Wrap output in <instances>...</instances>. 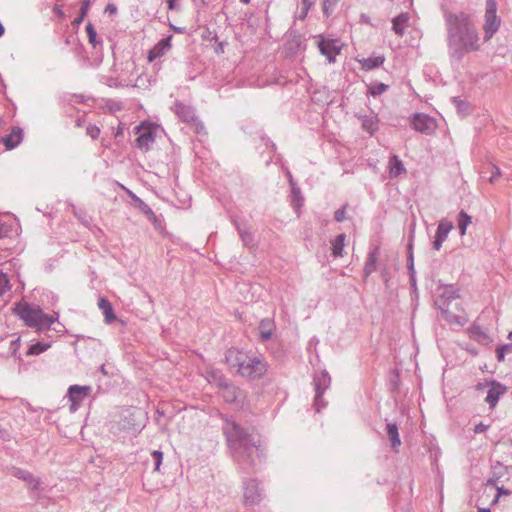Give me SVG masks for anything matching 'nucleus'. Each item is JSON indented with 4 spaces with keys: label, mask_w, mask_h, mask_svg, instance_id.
<instances>
[{
    "label": "nucleus",
    "mask_w": 512,
    "mask_h": 512,
    "mask_svg": "<svg viewBox=\"0 0 512 512\" xmlns=\"http://www.w3.org/2000/svg\"><path fill=\"white\" fill-rule=\"evenodd\" d=\"M222 430L238 469L245 474L256 472L265 458V447L260 438L230 420L225 421Z\"/></svg>",
    "instance_id": "1"
},
{
    "label": "nucleus",
    "mask_w": 512,
    "mask_h": 512,
    "mask_svg": "<svg viewBox=\"0 0 512 512\" xmlns=\"http://www.w3.org/2000/svg\"><path fill=\"white\" fill-rule=\"evenodd\" d=\"M445 22L448 54L453 61L460 62L466 53L479 50V35L468 14L446 12Z\"/></svg>",
    "instance_id": "2"
},
{
    "label": "nucleus",
    "mask_w": 512,
    "mask_h": 512,
    "mask_svg": "<svg viewBox=\"0 0 512 512\" xmlns=\"http://www.w3.org/2000/svg\"><path fill=\"white\" fill-rule=\"evenodd\" d=\"M13 310L24 321L26 326L35 328L39 332L50 329L52 324L58 321L59 318L57 312H54L53 315H48L44 313L40 306L27 302L16 304Z\"/></svg>",
    "instance_id": "3"
},
{
    "label": "nucleus",
    "mask_w": 512,
    "mask_h": 512,
    "mask_svg": "<svg viewBox=\"0 0 512 512\" xmlns=\"http://www.w3.org/2000/svg\"><path fill=\"white\" fill-rule=\"evenodd\" d=\"M267 371V363L253 353H248L245 363L241 366L238 374L249 379H259Z\"/></svg>",
    "instance_id": "4"
},
{
    "label": "nucleus",
    "mask_w": 512,
    "mask_h": 512,
    "mask_svg": "<svg viewBox=\"0 0 512 512\" xmlns=\"http://www.w3.org/2000/svg\"><path fill=\"white\" fill-rule=\"evenodd\" d=\"M173 110L180 120L187 123L193 128L194 133L198 135L202 133L205 134L204 125L196 116L193 107H191L190 105H185L180 102H176L175 105L173 106Z\"/></svg>",
    "instance_id": "5"
},
{
    "label": "nucleus",
    "mask_w": 512,
    "mask_h": 512,
    "mask_svg": "<svg viewBox=\"0 0 512 512\" xmlns=\"http://www.w3.org/2000/svg\"><path fill=\"white\" fill-rule=\"evenodd\" d=\"M313 383L315 389L314 408L316 412H320L327 405L322 396L331 385V377L327 371L323 370L314 375Z\"/></svg>",
    "instance_id": "6"
},
{
    "label": "nucleus",
    "mask_w": 512,
    "mask_h": 512,
    "mask_svg": "<svg viewBox=\"0 0 512 512\" xmlns=\"http://www.w3.org/2000/svg\"><path fill=\"white\" fill-rule=\"evenodd\" d=\"M497 5L495 0L486 1V12H485V23L484 29V40L488 41L497 32L500 26V19L497 14Z\"/></svg>",
    "instance_id": "7"
},
{
    "label": "nucleus",
    "mask_w": 512,
    "mask_h": 512,
    "mask_svg": "<svg viewBox=\"0 0 512 512\" xmlns=\"http://www.w3.org/2000/svg\"><path fill=\"white\" fill-rule=\"evenodd\" d=\"M244 504L246 507L258 505L264 498L263 489L260 488L256 479H245L243 481Z\"/></svg>",
    "instance_id": "8"
},
{
    "label": "nucleus",
    "mask_w": 512,
    "mask_h": 512,
    "mask_svg": "<svg viewBox=\"0 0 512 512\" xmlns=\"http://www.w3.org/2000/svg\"><path fill=\"white\" fill-rule=\"evenodd\" d=\"M319 41L317 42L320 53L324 55L329 63H334L336 56L341 52V46L338 45L336 39H325L323 36H318Z\"/></svg>",
    "instance_id": "9"
},
{
    "label": "nucleus",
    "mask_w": 512,
    "mask_h": 512,
    "mask_svg": "<svg viewBox=\"0 0 512 512\" xmlns=\"http://www.w3.org/2000/svg\"><path fill=\"white\" fill-rule=\"evenodd\" d=\"M412 127L423 134L430 135L436 129L435 120L427 114L416 113L411 120Z\"/></svg>",
    "instance_id": "10"
},
{
    "label": "nucleus",
    "mask_w": 512,
    "mask_h": 512,
    "mask_svg": "<svg viewBox=\"0 0 512 512\" xmlns=\"http://www.w3.org/2000/svg\"><path fill=\"white\" fill-rule=\"evenodd\" d=\"M90 392L91 386L71 385L67 392V397L71 402L70 411L75 412L80 403L89 395Z\"/></svg>",
    "instance_id": "11"
},
{
    "label": "nucleus",
    "mask_w": 512,
    "mask_h": 512,
    "mask_svg": "<svg viewBox=\"0 0 512 512\" xmlns=\"http://www.w3.org/2000/svg\"><path fill=\"white\" fill-rule=\"evenodd\" d=\"M9 472L13 477L22 480L26 484L27 488L30 489L31 491L39 490L40 479L35 477L29 471L19 467H11Z\"/></svg>",
    "instance_id": "12"
},
{
    "label": "nucleus",
    "mask_w": 512,
    "mask_h": 512,
    "mask_svg": "<svg viewBox=\"0 0 512 512\" xmlns=\"http://www.w3.org/2000/svg\"><path fill=\"white\" fill-rule=\"evenodd\" d=\"M247 354L248 352H244L236 348H230L225 353L226 363L230 369H235L238 373L243 363H245Z\"/></svg>",
    "instance_id": "13"
},
{
    "label": "nucleus",
    "mask_w": 512,
    "mask_h": 512,
    "mask_svg": "<svg viewBox=\"0 0 512 512\" xmlns=\"http://www.w3.org/2000/svg\"><path fill=\"white\" fill-rule=\"evenodd\" d=\"M453 224L446 219H442L438 223L436 234L433 241V248L440 250L443 242L447 239L449 232L452 230Z\"/></svg>",
    "instance_id": "14"
},
{
    "label": "nucleus",
    "mask_w": 512,
    "mask_h": 512,
    "mask_svg": "<svg viewBox=\"0 0 512 512\" xmlns=\"http://www.w3.org/2000/svg\"><path fill=\"white\" fill-rule=\"evenodd\" d=\"M23 136V130L18 126H15L12 127L11 132L8 135L1 139V142L4 144L7 150H12L21 144L23 141Z\"/></svg>",
    "instance_id": "15"
},
{
    "label": "nucleus",
    "mask_w": 512,
    "mask_h": 512,
    "mask_svg": "<svg viewBox=\"0 0 512 512\" xmlns=\"http://www.w3.org/2000/svg\"><path fill=\"white\" fill-rule=\"evenodd\" d=\"M173 36L168 35L161 39L148 53V61L153 62L163 56L170 48Z\"/></svg>",
    "instance_id": "16"
},
{
    "label": "nucleus",
    "mask_w": 512,
    "mask_h": 512,
    "mask_svg": "<svg viewBox=\"0 0 512 512\" xmlns=\"http://www.w3.org/2000/svg\"><path fill=\"white\" fill-rule=\"evenodd\" d=\"M506 391V387L499 382L493 381L486 396V402L490 408H494L499 401V398Z\"/></svg>",
    "instance_id": "17"
},
{
    "label": "nucleus",
    "mask_w": 512,
    "mask_h": 512,
    "mask_svg": "<svg viewBox=\"0 0 512 512\" xmlns=\"http://www.w3.org/2000/svg\"><path fill=\"white\" fill-rule=\"evenodd\" d=\"M380 255L379 247L372 248L367 255L363 273L364 277L368 278L377 268V262Z\"/></svg>",
    "instance_id": "18"
},
{
    "label": "nucleus",
    "mask_w": 512,
    "mask_h": 512,
    "mask_svg": "<svg viewBox=\"0 0 512 512\" xmlns=\"http://www.w3.org/2000/svg\"><path fill=\"white\" fill-rule=\"evenodd\" d=\"M240 239L244 246L251 247L254 245V235L246 228V225L237 219L232 220Z\"/></svg>",
    "instance_id": "19"
},
{
    "label": "nucleus",
    "mask_w": 512,
    "mask_h": 512,
    "mask_svg": "<svg viewBox=\"0 0 512 512\" xmlns=\"http://www.w3.org/2000/svg\"><path fill=\"white\" fill-rule=\"evenodd\" d=\"M275 330L274 321L270 318H264L260 321L258 326L259 336L262 341L271 339Z\"/></svg>",
    "instance_id": "20"
},
{
    "label": "nucleus",
    "mask_w": 512,
    "mask_h": 512,
    "mask_svg": "<svg viewBox=\"0 0 512 512\" xmlns=\"http://www.w3.org/2000/svg\"><path fill=\"white\" fill-rule=\"evenodd\" d=\"M389 175L390 178H397L402 174L406 173V168L402 162V160L397 155H392L389 158Z\"/></svg>",
    "instance_id": "21"
},
{
    "label": "nucleus",
    "mask_w": 512,
    "mask_h": 512,
    "mask_svg": "<svg viewBox=\"0 0 512 512\" xmlns=\"http://www.w3.org/2000/svg\"><path fill=\"white\" fill-rule=\"evenodd\" d=\"M98 307L102 311L104 315V321L107 324H111L116 320V315L114 313L113 307L111 303L104 297H101L98 301Z\"/></svg>",
    "instance_id": "22"
},
{
    "label": "nucleus",
    "mask_w": 512,
    "mask_h": 512,
    "mask_svg": "<svg viewBox=\"0 0 512 512\" xmlns=\"http://www.w3.org/2000/svg\"><path fill=\"white\" fill-rule=\"evenodd\" d=\"M357 61L360 63L362 70L370 71V70L376 69V68L380 67L381 65H383V63L385 61V57L383 55H378V56H371L368 58L358 59Z\"/></svg>",
    "instance_id": "23"
},
{
    "label": "nucleus",
    "mask_w": 512,
    "mask_h": 512,
    "mask_svg": "<svg viewBox=\"0 0 512 512\" xmlns=\"http://www.w3.org/2000/svg\"><path fill=\"white\" fill-rule=\"evenodd\" d=\"M471 337L480 344H489L491 339L487 332L480 327L478 324L474 323L468 329Z\"/></svg>",
    "instance_id": "24"
},
{
    "label": "nucleus",
    "mask_w": 512,
    "mask_h": 512,
    "mask_svg": "<svg viewBox=\"0 0 512 512\" xmlns=\"http://www.w3.org/2000/svg\"><path fill=\"white\" fill-rule=\"evenodd\" d=\"M387 436L390 440L391 447L394 451H398L401 446V439L398 432V426L395 423H388L386 425Z\"/></svg>",
    "instance_id": "25"
},
{
    "label": "nucleus",
    "mask_w": 512,
    "mask_h": 512,
    "mask_svg": "<svg viewBox=\"0 0 512 512\" xmlns=\"http://www.w3.org/2000/svg\"><path fill=\"white\" fill-rule=\"evenodd\" d=\"M345 240H346V235L342 233V234L337 235L336 238L331 242L332 256L334 258L343 256Z\"/></svg>",
    "instance_id": "26"
},
{
    "label": "nucleus",
    "mask_w": 512,
    "mask_h": 512,
    "mask_svg": "<svg viewBox=\"0 0 512 512\" xmlns=\"http://www.w3.org/2000/svg\"><path fill=\"white\" fill-rule=\"evenodd\" d=\"M155 138L151 131H144L136 138V146L142 150H148Z\"/></svg>",
    "instance_id": "27"
},
{
    "label": "nucleus",
    "mask_w": 512,
    "mask_h": 512,
    "mask_svg": "<svg viewBox=\"0 0 512 512\" xmlns=\"http://www.w3.org/2000/svg\"><path fill=\"white\" fill-rule=\"evenodd\" d=\"M440 309L442 312V317L450 323H456L458 325L463 326L467 322V319L465 317L456 315L449 311L448 306L440 307Z\"/></svg>",
    "instance_id": "28"
},
{
    "label": "nucleus",
    "mask_w": 512,
    "mask_h": 512,
    "mask_svg": "<svg viewBox=\"0 0 512 512\" xmlns=\"http://www.w3.org/2000/svg\"><path fill=\"white\" fill-rule=\"evenodd\" d=\"M472 222V217L468 215L464 210H461L457 215L458 229L461 236L466 234V230L469 224Z\"/></svg>",
    "instance_id": "29"
},
{
    "label": "nucleus",
    "mask_w": 512,
    "mask_h": 512,
    "mask_svg": "<svg viewBox=\"0 0 512 512\" xmlns=\"http://www.w3.org/2000/svg\"><path fill=\"white\" fill-rule=\"evenodd\" d=\"M51 347L50 343L46 342H36L33 344H30L28 346V349L25 353L26 356H36L40 355L41 353L45 352Z\"/></svg>",
    "instance_id": "30"
},
{
    "label": "nucleus",
    "mask_w": 512,
    "mask_h": 512,
    "mask_svg": "<svg viewBox=\"0 0 512 512\" xmlns=\"http://www.w3.org/2000/svg\"><path fill=\"white\" fill-rule=\"evenodd\" d=\"M408 16L407 14H400L398 16H396L393 21H392V29L393 31L399 35V36H402L403 33H404V28H405V25L408 21Z\"/></svg>",
    "instance_id": "31"
},
{
    "label": "nucleus",
    "mask_w": 512,
    "mask_h": 512,
    "mask_svg": "<svg viewBox=\"0 0 512 512\" xmlns=\"http://www.w3.org/2000/svg\"><path fill=\"white\" fill-rule=\"evenodd\" d=\"M452 101L457 109L458 114L461 116L469 115L472 112V107L469 102L457 97H454Z\"/></svg>",
    "instance_id": "32"
},
{
    "label": "nucleus",
    "mask_w": 512,
    "mask_h": 512,
    "mask_svg": "<svg viewBox=\"0 0 512 512\" xmlns=\"http://www.w3.org/2000/svg\"><path fill=\"white\" fill-rule=\"evenodd\" d=\"M459 297L458 292L454 289L453 286H448L444 289L441 300H443V304L440 307L449 306V303Z\"/></svg>",
    "instance_id": "33"
},
{
    "label": "nucleus",
    "mask_w": 512,
    "mask_h": 512,
    "mask_svg": "<svg viewBox=\"0 0 512 512\" xmlns=\"http://www.w3.org/2000/svg\"><path fill=\"white\" fill-rule=\"evenodd\" d=\"M388 88V85L375 81L368 85V93L373 97H376L383 94Z\"/></svg>",
    "instance_id": "34"
},
{
    "label": "nucleus",
    "mask_w": 512,
    "mask_h": 512,
    "mask_svg": "<svg viewBox=\"0 0 512 512\" xmlns=\"http://www.w3.org/2000/svg\"><path fill=\"white\" fill-rule=\"evenodd\" d=\"M128 194L130 195L134 206L138 208L144 215L150 213L151 208L149 207L148 204H146L141 198H139L133 192L128 191Z\"/></svg>",
    "instance_id": "35"
},
{
    "label": "nucleus",
    "mask_w": 512,
    "mask_h": 512,
    "mask_svg": "<svg viewBox=\"0 0 512 512\" xmlns=\"http://www.w3.org/2000/svg\"><path fill=\"white\" fill-rule=\"evenodd\" d=\"M11 289L10 281L7 274L0 271V307L3 303V296Z\"/></svg>",
    "instance_id": "36"
},
{
    "label": "nucleus",
    "mask_w": 512,
    "mask_h": 512,
    "mask_svg": "<svg viewBox=\"0 0 512 512\" xmlns=\"http://www.w3.org/2000/svg\"><path fill=\"white\" fill-rule=\"evenodd\" d=\"M21 346V337L18 336L10 341L9 347H8V355L17 358L21 360L20 355H18V351Z\"/></svg>",
    "instance_id": "37"
},
{
    "label": "nucleus",
    "mask_w": 512,
    "mask_h": 512,
    "mask_svg": "<svg viewBox=\"0 0 512 512\" xmlns=\"http://www.w3.org/2000/svg\"><path fill=\"white\" fill-rule=\"evenodd\" d=\"M86 32H87L89 43L93 46L94 49H96L97 46L99 44H101V40L97 39V32L91 23H88L86 25Z\"/></svg>",
    "instance_id": "38"
},
{
    "label": "nucleus",
    "mask_w": 512,
    "mask_h": 512,
    "mask_svg": "<svg viewBox=\"0 0 512 512\" xmlns=\"http://www.w3.org/2000/svg\"><path fill=\"white\" fill-rule=\"evenodd\" d=\"M13 232V224L7 223L0 218V239L9 237Z\"/></svg>",
    "instance_id": "39"
},
{
    "label": "nucleus",
    "mask_w": 512,
    "mask_h": 512,
    "mask_svg": "<svg viewBox=\"0 0 512 512\" xmlns=\"http://www.w3.org/2000/svg\"><path fill=\"white\" fill-rule=\"evenodd\" d=\"M339 0H323L322 10L326 17H329L334 11Z\"/></svg>",
    "instance_id": "40"
},
{
    "label": "nucleus",
    "mask_w": 512,
    "mask_h": 512,
    "mask_svg": "<svg viewBox=\"0 0 512 512\" xmlns=\"http://www.w3.org/2000/svg\"><path fill=\"white\" fill-rule=\"evenodd\" d=\"M89 8H90V0H83L82 6L80 8V15L77 18H75L73 21L74 25H78L84 20Z\"/></svg>",
    "instance_id": "41"
},
{
    "label": "nucleus",
    "mask_w": 512,
    "mask_h": 512,
    "mask_svg": "<svg viewBox=\"0 0 512 512\" xmlns=\"http://www.w3.org/2000/svg\"><path fill=\"white\" fill-rule=\"evenodd\" d=\"M362 127L365 131L369 133H373L377 130V123L374 121L373 118H365L362 123Z\"/></svg>",
    "instance_id": "42"
},
{
    "label": "nucleus",
    "mask_w": 512,
    "mask_h": 512,
    "mask_svg": "<svg viewBox=\"0 0 512 512\" xmlns=\"http://www.w3.org/2000/svg\"><path fill=\"white\" fill-rule=\"evenodd\" d=\"M148 220L154 225L156 229H159L161 227L162 221L161 219L153 212V210H150L149 214L145 215Z\"/></svg>",
    "instance_id": "43"
},
{
    "label": "nucleus",
    "mask_w": 512,
    "mask_h": 512,
    "mask_svg": "<svg viewBox=\"0 0 512 512\" xmlns=\"http://www.w3.org/2000/svg\"><path fill=\"white\" fill-rule=\"evenodd\" d=\"M151 456L155 462V470H159L160 465L162 464V460H163V453L161 451L154 450L151 453Z\"/></svg>",
    "instance_id": "44"
},
{
    "label": "nucleus",
    "mask_w": 512,
    "mask_h": 512,
    "mask_svg": "<svg viewBox=\"0 0 512 512\" xmlns=\"http://www.w3.org/2000/svg\"><path fill=\"white\" fill-rule=\"evenodd\" d=\"M86 133L89 135L92 139H97L100 135V129L96 125H88L86 128Z\"/></svg>",
    "instance_id": "45"
},
{
    "label": "nucleus",
    "mask_w": 512,
    "mask_h": 512,
    "mask_svg": "<svg viewBox=\"0 0 512 512\" xmlns=\"http://www.w3.org/2000/svg\"><path fill=\"white\" fill-rule=\"evenodd\" d=\"M345 215H346V209H345V207H342V208H340V209L335 211L334 219H335L336 222H342L346 218Z\"/></svg>",
    "instance_id": "46"
},
{
    "label": "nucleus",
    "mask_w": 512,
    "mask_h": 512,
    "mask_svg": "<svg viewBox=\"0 0 512 512\" xmlns=\"http://www.w3.org/2000/svg\"><path fill=\"white\" fill-rule=\"evenodd\" d=\"M501 176V170L498 166H492V175L488 178L490 183H495L496 179Z\"/></svg>",
    "instance_id": "47"
},
{
    "label": "nucleus",
    "mask_w": 512,
    "mask_h": 512,
    "mask_svg": "<svg viewBox=\"0 0 512 512\" xmlns=\"http://www.w3.org/2000/svg\"><path fill=\"white\" fill-rule=\"evenodd\" d=\"M489 427H490V425L480 422L477 425H475L473 431H474V433L479 434V433L485 432Z\"/></svg>",
    "instance_id": "48"
},
{
    "label": "nucleus",
    "mask_w": 512,
    "mask_h": 512,
    "mask_svg": "<svg viewBox=\"0 0 512 512\" xmlns=\"http://www.w3.org/2000/svg\"><path fill=\"white\" fill-rule=\"evenodd\" d=\"M105 79H106L105 83L109 87H119L120 86V83L118 82V80L116 78L106 77Z\"/></svg>",
    "instance_id": "49"
},
{
    "label": "nucleus",
    "mask_w": 512,
    "mask_h": 512,
    "mask_svg": "<svg viewBox=\"0 0 512 512\" xmlns=\"http://www.w3.org/2000/svg\"><path fill=\"white\" fill-rule=\"evenodd\" d=\"M85 62L88 63L89 66L97 67L102 62V56H96L92 61L86 60Z\"/></svg>",
    "instance_id": "50"
},
{
    "label": "nucleus",
    "mask_w": 512,
    "mask_h": 512,
    "mask_svg": "<svg viewBox=\"0 0 512 512\" xmlns=\"http://www.w3.org/2000/svg\"><path fill=\"white\" fill-rule=\"evenodd\" d=\"M53 12H54V13H55V15H56L57 17H59V18H63V17H64V15H65V14H64V11H63V9H62V6H60V5H55V6L53 7Z\"/></svg>",
    "instance_id": "51"
},
{
    "label": "nucleus",
    "mask_w": 512,
    "mask_h": 512,
    "mask_svg": "<svg viewBox=\"0 0 512 512\" xmlns=\"http://www.w3.org/2000/svg\"><path fill=\"white\" fill-rule=\"evenodd\" d=\"M505 352L501 349V347L499 346L497 349H496V357H497V360L499 362H502L505 360Z\"/></svg>",
    "instance_id": "52"
},
{
    "label": "nucleus",
    "mask_w": 512,
    "mask_h": 512,
    "mask_svg": "<svg viewBox=\"0 0 512 512\" xmlns=\"http://www.w3.org/2000/svg\"><path fill=\"white\" fill-rule=\"evenodd\" d=\"M497 494H498V497H501L503 495H510L511 491L509 489L505 488L504 486H501V487H497Z\"/></svg>",
    "instance_id": "53"
},
{
    "label": "nucleus",
    "mask_w": 512,
    "mask_h": 512,
    "mask_svg": "<svg viewBox=\"0 0 512 512\" xmlns=\"http://www.w3.org/2000/svg\"><path fill=\"white\" fill-rule=\"evenodd\" d=\"M313 2L311 0H302L301 3V9L309 11V9L312 7Z\"/></svg>",
    "instance_id": "54"
},
{
    "label": "nucleus",
    "mask_w": 512,
    "mask_h": 512,
    "mask_svg": "<svg viewBox=\"0 0 512 512\" xmlns=\"http://www.w3.org/2000/svg\"><path fill=\"white\" fill-rule=\"evenodd\" d=\"M500 347L505 354H512V343L503 344Z\"/></svg>",
    "instance_id": "55"
},
{
    "label": "nucleus",
    "mask_w": 512,
    "mask_h": 512,
    "mask_svg": "<svg viewBox=\"0 0 512 512\" xmlns=\"http://www.w3.org/2000/svg\"><path fill=\"white\" fill-rule=\"evenodd\" d=\"M408 265L414 266V258H413L411 245H409V253H408V258H407V266Z\"/></svg>",
    "instance_id": "56"
},
{
    "label": "nucleus",
    "mask_w": 512,
    "mask_h": 512,
    "mask_svg": "<svg viewBox=\"0 0 512 512\" xmlns=\"http://www.w3.org/2000/svg\"><path fill=\"white\" fill-rule=\"evenodd\" d=\"M167 7L169 10H174L176 8V0H167Z\"/></svg>",
    "instance_id": "57"
},
{
    "label": "nucleus",
    "mask_w": 512,
    "mask_h": 512,
    "mask_svg": "<svg viewBox=\"0 0 512 512\" xmlns=\"http://www.w3.org/2000/svg\"><path fill=\"white\" fill-rule=\"evenodd\" d=\"M307 14H308V11L301 9V12L297 15V18L300 20H304L306 18Z\"/></svg>",
    "instance_id": "58"
},
{
    "label": "nucleus",
    "mask_w": 512,
    "mask_h": 512,
    "mask_svg": "<svg viewBox=\"0 0 512 512\" xmlns=\"http://www.w3.org/2000/svg\"><path fill=\"white\" fill-rule=\"evenodd\" d=\"M292 192H293L294 201H295L296 198L298 197V195L300 194V190L298 188L293 187Z\"/></svg>",
    "instance_id": "59"
},
{
    "label": "nucleus",
    "mask_w": 512,
    "mask_h": 512,
    "mask_svg": "<svg viewBox=\"0 0 512 512\" xmlns=\"http://www.w3.org/2000/svg\"><path fill=\"white\" fill-rule=\"evenodd\" d=\"M408 271H409V276H410V275H415V269H414V266H412V265H408Z\"/></svg>",
    "instance_id": "60"
},
{
    "label": "nucleus",
    "mask_w": 512,
    "mask_h": 512,
    "mask_svg": "<svg viewBox=\"0 0 512 512\" xmlns=\"http://www.w3.org/2000/svg\"><path fill=\"white\" fill-rule=\"evenodd\" d=\"M410 283H411V286H413V287L416 286L415 275H410Z\"/></svg>",
    "instance_id": "61"
},
{
    "label": "nucleus",
    "mask_w": 512,
    "mask_h": 512,
    "mask_svg": "<svg viewBox=\"0 0 512 512\" xmlns=\"http://www.w3.org/2000/svg\"><path fill=\"white\" fill-rule=\"evenodd\" d=\"M100 372H101L103 375H107V374H108V372L106 371V368H105V365H104V364L100 366Z\"/></svg>",
    "instance_id": "62"
},
{
    "label": "nucleus",
    "mask_w": 512,
    "mask_h": 512,
    "mask_svg": "<svg viewBox=\"0 0 512 512\" xmlns=\"http://www.w3.org/2000/svg\"><path fill=\"white\" fill-rule=\"evenodd\" d=\"M107 10H110L111 12H115L116 11V7L114 5H112V4H109L107 6Z\"/></svg>",
    "instance_id": "63"
},
{
    "label": "nucleus",
    "mask_w": 512,
    "mask_h": 512,
    "mask_svg": "<svg viewBox=\"0 0 512 512\" xmlns=\"http://www.w3.org/2000/svg\"><path fill=\"white\" fill-rule=\"evenodd\" d=\"M477 512H491L490 508H479Z\"/></svg>",
    "instance_id": "64"
}]
</instances>
